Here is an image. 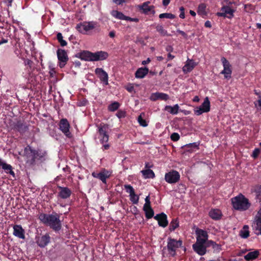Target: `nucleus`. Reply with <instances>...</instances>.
Listing matches in <instances>:
<instances>
[{"label": "nucleus", "mask_w": 261, "mask_h": 261, "mask_svg": "<svg viewBox=\"0 0 261 261\" xmlns=\"http://www.w3.org/2000/svg\"><path fill=\"white\" fill-rule=\"evenodd\" d=\"M39 219L45 225L49 226L55 231H58L61 229L62 224L59 215L57 214H40Z\"/></svg>", "instance_id": "obj_1"}, {"label": "nucleus", "mask_w": 261, "mask_h": 261, "mask_svg": "<svg viewBox=\"0 0 261 261\" xmlns=\"http://www.w3.org/2000/svg\"><path fill=\"white\" fill-rule=\"evenodd\" d=\"M231 203L233 210L240 212L248 210L251 205L249 199L241 193L232 197Z\"/></svg>", "instance_id": "obj_2"}, {"label": "nucleus", "mask_w": 261, "mask_h": 261, "mask_svg": "<svg viewBox=\"0 0 261 261\" xmlns=\"http://www.w3.org/2000/svg\"><path fill=\"white\" fill-rule=\"evenodd\" d=\"M98 28V22L95 21H84L77 24L75 27L77 31L80 33L86 35L91 34L94 30H97L99 32Z\"/></svg>", "instance_id": "obj_3"}, {"label": "nucleus", "mask_w": 261, "mask_h": 261, "mask_svg": "<svg viewBox=\"0 0 261 261\" xmlns=\"http://www.w3.org/2000/svg\"><path fill=\"white\" fill-rule=\"evenodd\" d=\"M109 125L107 124L101 123L97 125V132L100 137V142L102 144V149L108 150L110 148V145L108 143L109 136L108 134Z\"/></svg>", "instance_id": "obj_4"}, {"label": "nucleus", "mask_w": 261, "mask_h": 261, "mask_svg": "<svg viewBox=\"0 0 261 261\" xmlns=\"http://www.w3.org/2000/svg\"><path fill=\"white\" fill-rule=\"evenodd\" d=\"M167 243L166 248L168 254L172 257L175 256L176 254L177 250L182 246V241L181 240H177L171 237H168Z\"/></svg>", "instance_id": "obj_5"}, {"label": "nucleus", "mask_w": 261, "mask_h": 261, "mask_svg": "<svg viewBox=\"0 0 261 261\" xmlns=\"http://www.w3.org/2000/svg\"><path fill=\"white\" fill-rule=\"evenodd\" d=\"M24 156L26 159V163L32 165L35 164V160L38 156V151L28 145L24 149Z\"/></svg>", "instance_id": "obj_6"}, {"label": "nucleus", "mask_w": 261, "mask_h": 261, "mask_svg": "<svg viewBox=\"0 0 261 261\" xmlns=\"http://www.w3.org/2000/svg\"><path fill=\"white\" fill-rule=\"evenodd\" d=\"M210 109V101L208 97H206L201 105L199 107H195L193 110L195 115L199 116L204 113L208 112Z\"/></svg>", "instance_id": "obj_7"}, {"label": "nucleus", "mask_w": 261, "mask_h": 261, "mask_svg": "<svg viewBox=\"0 0 261 261\" xmlns=\"http://www.w3.org/2000/svg\"><path fill=\"white\" fill-rule=\"evenodd\" d=\"M179 179L180 174L179 172L176 170H172L165 173V180L169 184H175L177 182Z\"/></svg>", "instance_id": "obj_8"}, {"label": "nucleus", "mask_w": 261, "mask_h": 261, "mask_svg": "<svg viewBox=\"0 0 261 261\" xmlns=\"http://www.w3.org/2000/svg\"><path fill=\"white\" fill-rule=\"evenodd\" d=\"M112 174V171L102 169L99 172L96 173L93 172L92 173V176L96 178L99 179L102 183L107 184V179L109 178Z\"/></svg>", "instance_id": "obj_9"}, {"label": "nucleus", "mask_w": 261, "mask_h": 261, "mask_svg": "<svg viewBox=\"0 0 261 261\" xmlns=\"http://www.w3.org/2000/svg\"><path fill=\"white\" fill-rule=\"evenodd\" d=\"M11 129L16 130L20 134H24L29 130V125L23 121L18 120L13 123Z\"/></svg>", "instance_id": "obj_10"}, {"label": "nucleus", "mask_w": 261, "mask_h": 261, "mask_svg": "<svg viewBox=\"0 0 261 261\" xmlns=\"http://www.w3.org/2000/svg\"><path fill=\"white\" fill-rule=\"evenodd\" d=\"M59 60V66L61 68H63L68 61L67 53L64 49H58L57 51Z\"/></svg>", "instance_id": "obj_11"}, {"label": "nucleus", "mask_w": 261, "mask_h": 261, "mask_svg": "<svg viewBox=\"0 0 261 261\" xmlns=\"http://www.w3.org/2000/svg\"><path fill=\"white\" fill-rule=\"evenodd\" d=\"M195 233L196 234V242L200 243V244L207 243V242L208 241V236L206 231L196 228Z\"/></svg>", "instance_id": "obj_12"}, {"label": "nucleus", "mask_w": 261, "mask_h": 261, "mask_svg": "<svg viewBox=\"0 0 261 261\" xmlns=\"http://www.w3.org/2000/svg\"><path fill=\"white\" fill-rule=\"evenodd\" d=\"M221 61L223 66V70L220 72L221 74H224L226 79L230 78L232 73L231 65L225 57H222Z\"/></svg>", "instance_id": "obj_13"}, {"label": "nucleus", "mask_w": 261, "mask_h": 261, "mask_svg": "<svg viewBox=\"0 0 261 261\" xmlns=\"http://www.w3.org/2000/svg\"><path fill=\"white\" fill-rule=\"evenodd\" d=\"M60 130L67 137L71 138V134L69 131L70 124L66 118L60 120L59 124Z\"/></svg>", "instance_id": "obj_14"}, {"label": "nucleus", "mask_w": 261, "mask_h": 261, "mask_svg": "<svg viewBox=\"0 0 261 261\" xmlns=\"http://www.w3.org/2000/svg\"><path fill=\"white\" fill-rule=\"evenodd\" d=\"M221 12L217 13L218 16L226 17L229 19H231L234 16L233 14L235 10L228 6H224L221 8Z\"/></svg>", "instance_id": "obj_15"}, {"label": "nucleus", "mask_w": 261, "mask_h": 261, "mask_svg": "<svg viewBox=\"0 0 261 261\" xmlns=\"http://www.w3.org/2000/svg\"><path fill=\"white\" fill-rule=\"evenodd\" d=\"M57 188L59 190V192L57 194L58 198L66 199L69 198L71 195L72 191L69 188L67 187L58 186Z\"/></svg>", "instance_id": "obj_16"}, {"label": "nucleus", "mask_w": 261, "mask_h": 261, "mask_svg": "<svg viewBox=\"0 0 261 261\" xmlns=\"http://www.w3.org/2000/svg\"><path fill=\"white\" fill-rule=\"evenodd\" d=\"M95 73L105 85H108V74L102 68H96L95 69Z\"/></svg>", "instance_id": "obj_17"}, {"label": "nucleus", "mask_w": 261, "mask_h": 261, "mask_svg": "<svg viewBox=\"0 0 261 261\" xmlns=\"http://www.w3.org/2000/svg\"><path fill=\"white\" fill-rule=\"evenodd\" d=\"M50 241V237L48 233L41 236H38L36 238V243L41 248L46 247Z\"/></svg>", "instance_id": "obj_18"}, {"label": "nucleus", "mask_w": 261, "mask_h": 261, "mask_svg": "<svg viewBox=\"0 0 261 261\" xmlns=\"http://www.w3.org/2000/svg\"><path fill=\"white\" fill-rule=\"evenodd\" d=\"M252 230L254 234L261 236V218L256 216L252 225Z\"/></svg>", "instance_id": "obj_19"}, {"label": "nucleus", "mask_w": 261, "mask_h": 261, "mask_svg": "<svg viewBox=\"0 0 261 261\" xmlns=\"http://www.w3.org/2000/svg\"><path fill=\"white\" fill-rule=\"evenodd\" d=\"M154 219L158 221L159 225L163 227H166L168 224L167 216L164 213L157 214Z\"/></svg>", "instance_id": "obj_20"}, {"label": "nucleus", "mask_w": 261, "mask_h": 261, "mask_svg": "<svg viewBox=\"0 0 261 261\" xmlns=\"http://www.w3.org/2000/svg\"><path fill=\"white\" fill-rule=\"evenodd\" d=\"M108 53L105 51L100 50L92 53V62L105 60L108 58Z\"/></svg>", "instance_id": "obj_21"}, {"label": "nucleus", "mask_w": 261, "mask_h": 261, "mask_svg": "<svg viewBox=\"0 0 261 261\" xmlns=\"http://www.w3.org/2000/svg\"><path fill=\"white\" fill-rule=\"evenodd\" d=\"M0 167L4 170L6 173L9 174L13 177L15 176V174L13 170V167L10 164H7L5 161L0 158Z\"/></svg>", "instance_id": "obj_22"}, {"label": "nucleus", "mask_w": 261, "mask_h": 261, "mask_svg": "<svg viewBox=\"0 0 261 261\" xmlns=\"http://www.w3.org/2000/svg\"><path fill=\"white\" fill-rule=\"evenodd\" d=\"M13 234L14 236L21 239H24L25 238L24 230L20 225H14L13 226Z\"/></svg>", "instance_id": "obj_23"}, {"label": "nucleus", "mask_w": 261, "mask_h": 261, "mask_svg": "<svg viewBox=\"0 0 261 261\" xmlns=\"http://www.w3.org/2000/svg\"><path fill=\"white\" fill-rule=\"evenodd\" d=\"M196 65V63L193 60L188 59L186 62L185 65L182 67V71L184 73H189L191 72Z\"/></svg>", "instance_id": "obj_24"}, {"label": "nucleus", "mask_w": 261, "mask_h": 261, "mask_svg": "<svg viewBox=\"0 0 261 261\" xmlns=\"http://www.w3.org/2000/svg\"><path fill=\"white\" fill-rule=\"evenodd\" d=\"M204 244H200V243L196 242L195 244L193 245V249L194 251L199 255H203L206 252V246H204Z\"/></svg>", "instance_id": "obj_25"}, {"label": "nucleus", "mask_w": 261, "mask_h": 261, "mask_svg": "<svg viewBox=\"0 0 261 261\" xmlns=\"http://www.w3.org/2000/svg\"><path fill=\"white\" fill-rule=\"evenodd\" d=\"M76 57L82 60L92 62V53L87 50H84L76 55Z\"/></svg>", "instance_id": "obj_26"}, {"label": "nucleus", "mask_w": 261, "mask_h": 261, "mask_svg": "<svg viewBox=\"0 0 261 261\" xmlns=\"http://www.w3.org/2000/svg\"><path fill=\"white\" fill-rule=\"evenodd\" d=\"M150 99L152 101H155L157 99L167 100L169 99V95L164 93L155 92L151 94Z\"/></svg>", "instance_id": "obj_27"}, {"label": "nucleus", "mask_w": 261, "mask_h": 261, "mask_svg": "<svg viewBox=\"0 0 261 261\" xmlns=\"http://www.w3.org/2000/svg\"><path fill=\"white\" fill-rule=\"evenodd\" d=\"M149 69L147 67L139 68L135 72V77L137 79H143L148 73Z\"/></svg>", "instance_id": "obj_28"}, {"label": "nucleus", "mask_w": 261, "mask_h": 261, "mask_svg": "<svg viewBox=\"0 0 261 261\" xmlns=\"http://www.w3.org/2000/svg\"><path fill=\"white\" fill-rule=\"evenodd\" d=\"M206 247H212L214 253H219L222 250L221 245L217 244L212 240H209L207 242Z\"/></svg>", "instance_id": "obj_29"}, {"label": "nucleus", "mask_w": 261, "mask_h": 261, "mask_svg": "<svg viewBox=\"0 0 261 261\" xmlns=\"http://www.w3.org/2000/svg\"><path fill=\"white\" fill-rule=\"evenodd\" d=\"M179 108L178 105L175 104L173 106H166L164 110L172 115H176L178 113Z\"/></svg>", "instance_id": "obj_30"}, {"label": "nucleus", "mask_w": 261, "mask_h": 261, "mask_svg": "<svg viewBox=\"0 0 261 261\" xmlns=\"http://www.w3.org/2000/svg\"><path fill=\"white\" fill-rule=\"evenodd\" d=\"M209 216L212 219L218 220L221 219L222 213L219 209H213L210 211Z\"/></svg>", "instance_id": "obj_31"}, {"label": "nucleus", "mask_w": 261, "mask_h": 261, "mask_svg": "<svg viewBox=\"0 0 261 261\" xmlns=\"http://www.w3.org/2000/svg\"><path fill=\"white\" fill-rule=\"evenodd\" d=\"M149 2H146L143 3L142 5L138 6L139 8L143 11L144 14H147L150 11L154 8L153 6H149Z\"/></svg>", "instance_id": "obj_32"}, {"label": "nucleus", "mask_w": 261, "mask_h": 261, "mask_svg": "<svg viewBox=\"0 0 261 261\" xmlns=\"http://www.w3.org/2000/svg\"><path fill=\"white\" fill-rule=\"evenodd\" d=\"M259 254V253L258 250H254L253 251L248 252L244 256V258L245 260L248 261L253 260L256 258L258 256Z\"/></svg>", "instance_id": "obj_33"}, {"label": "nucleus", "mask_w": 261, "mask_h": 261, "mask_svg": "<svg viewBox=\"0 0 261 261\" xmlns=\"http://www.w3.org/2000/svg\"><path fill=\"white\" fill-rule=\"evenodd\" d=\"M199 142H193L192 143L187 144L185 145V147L188 148L187 151L190 152H193L196 150L199 149Z\"/></svg>", "instance_id": "obj_34"}, {"label": "nucleus", "mask_w": 261, "mask_h": 261, "mask_svg": "<svg viewBox=\"0 0 261 261\" xmlns=\"http://www.w3.org/2000/svg\"><path fill=\"white\" fill-rule=\"evenodd\" d=\"M141 173L145 179L153 178L155 177V174L151 169L143 170L141 171Z\"/></svg>", "instance_id": "obj_35"}, {"label": "nucleus", "mask_w": 261, "mask_h": 261, "mask_svg": "<svg viewBox=\"0 0 261 261\" xmlns=\"http://www.w3.org/2000/svg\"><path fill=\"white\" fill-rule=\"evenodd\" d=\"M206 5L204 3L200 4L197 8V13L198 15L203 16L207 15L206 12Z\"/></svg>", "instance_id": "obj_36"}, {"label": "nucleus", "mask_w": 261, "mask_h": 261, "mask_svg": "<svg viewBox=\"0 0 261 261\" xmlns=\"http://www.w3.org/2000/svg\"><path fill=\"white\" fill-rule=\"evenodd\" d=\"M143 211L145 213V217L147 219H150L154 215V212L150 205L147 206L146 207L143 206Z\"/></svg>", "instance_id": "obj_37"}, {"label": "nucleus", "mask_w": 261, "mask_h": 261, "mask_svg": "<svg viewBox=\"0 0 261 261\" xmlns=\"http://www.w3.org/2000/svg\"><path fill=\"white\" fill-rule=\"evenodd\" d=\"M240 236L243 239H246L249 236V226L245 225L240 232Z\"/></svg>", "instance_id": "obj_38"}, {"label": "nucleus", "mask_w": 261, "mask_h": 261, "mask_svg": "<svg viewBox=\"0 0 261 261\" xmlns=\"http://www.w3.org/2000/svg\"><path fill=\"white\" fill-rule=\"evenodd\" d=\"M111 15L115 18L120 20H125L126 16H125L122 12L117 10H113Z\"/></svg>", "instance_id": "obj_39"}, {"label": "nucleus", "mask_w": 261, "mask_h": 261, "mask_svg": "<svg viewBox=\"0 0 261 261\" xmlns=\"http://www.w3.org/2000/svg\"><path fill=\"white\" fill-rule=\"evenodd\" d=\"M179 226V222L177 219H173L170 223L169 229L170 231H173Z\"/></svg>", "instance_id": "obj_40"}, {"label": "nucleus", "mask_w": 261, "mask_h": 261, "mask_svg": "<svg viewBox=\"0 0 261 261\" xmlns=\"http://www.w3.org/2000/svg\"><path fill=\"white\" fill-rule=\"evenodd\" d=\"M144 115L145 114L144 113H141V114L138 116L137 120L141 126L143 127H146L148 126V124L147 121L143 118L142 116H144Z\"/></svg>", "instance_id": "obj_41"}, {"label": "nucleus", "mask_w": 261, "mask_h": 261, "mask_svg": "<svg viewBox=\"0 0 261 261\" xmlns=\"http://www.w3.org/2000/svg\"><path fill=\"white\" fill-rule=\"evenodd\" d=\"M120 107V103L117 101H114L108 106V109L110 112L117 110Z\"/></svg>", "instance_id": "obj_42"}, {"label": "nucleus", "mask_w": 261, "mask_h": 261, "mask_svg": "<svg viewBox=\"0 0 261 261\" xmlns=\"http://www.w3.org/2000/svg\"><path fill=\"white\" fill-rule=\"evenodd\" d=\"M129 196V199L130 201L134 204H137L139 202V196L134 193Z\"/></svg>", "instance_id": "obj_43"}, {"label": "nucleus", "mask_w": 261, "mask_h": 261, "mask_svg": "<svg viewBox=\"0 0 261 261\" xmlns=\"http://www.w3.org/2000/svg\"><path fill=\"white\" fill-rule=\"evenodd\" d=\"M156 30L162 36H168L167 30H165L161 25H158L155 27Z\"/></svg>", "instance_id": "obj_44"}, {"label": "nucleus", "mask_w": 261, "mask_h": 261, "mask_svg": "<svg viewBox=\"0 0 261 261\" xmlns=\"http://www.w3.org/2000/svg\"><path fill=\"white\" fill-rule=\"evenodd\" d=\"M175 17V15L169 13H162L159 15L160 18H168V19H174Z\"/></svg>", "instance_id": "obj_45"}, {"label": "nucleus", "mask_w": 261, "mask_h": 261, "mask_svg": "<svg viewBox=\"0 0 261 261\" xmlns=\"http://www.w3.org/2000/svg\"><path fill=\"white\" fill-rule=\"evenodd\" d=\"M124 187L126 192L129 194V195L135 193V190L133 187L130 185H125Z\"/></svg>", "instance_id": "obj_46"}, {"label": "nucleus", "mask_w": 261, "mask_h": 261, "mask_svg": "<svg viewBox=\"0 0 261 261\" xmlns=\"http://www.w3.org/2000/svg\"><path fill=\"white\" fill-rule=\"evenodd\" d=\"M179 135L177 133H173L171 135L170 138L173 141H177L179 139Z\"/></svg>", "instance_id": "obj_47"}, {"label": "nucleus", "mask_w": 261, "mask_h": 261, "mask_svg": "<svg viewBox=\"0 0 261 261\" xmlns=\"http://www.w3.org/2000/svg\"><path fill=\"white\" fill-rule=\"evenodd\" d=\"M116 115L119 119L124 118L125 117V112L122 110H119Z\"/></svg>", "instance_id": "obj_48"}, {"label": "nucleus", "mask_w": 261, "mask_h": 261, "mask_svg": "<svg viewBox=\"0 0 261 261\" xmlns=\"http://www.w3.org/2000/svg\"><path fill=\"white\" fill-rule=\"evenodd\" d=\"M259 152H260V150L259 148H255L254 149V150L253 151L251 156L254 159H256L258 156Z\"/></svg>", "instance_id": "obj_49"}, {"label": "nucleus", "mask_w": 261, "mask_h": 261, "mask_svg": "<svg viewBox=\"0 0 261 261\" xmlns=\"http://www.w3.org/2000/svg\"><path fill=\"white\" fill-rule=\"evenodd\" d=\"M179 11L180 12L179 16V17L181 19H184L185 18V8L183 7H180L179 8Z\"/></svg>", "instance_id": "obj_50"}, {"label": "nucleus", "mask_w": 261, "mask_h": 261, "mask_svg": "<svg viewBox=\"0 0 261 261\" xmlns=\"http://www.w3.org/2000/svg\"><path fill=\"white\" fill-rule=\"evenodd\" d=\"M255 108L257 110H261V99L260 98L254 102Z\"/></svg>", "instance_id": "obj_51"}, {"label": "nucleus", "mask_w": 261, "mask_h": 261, "mask_svg": "<svg viewBox=\"0 0 261 261\" xmlns=\"http://www.w3.org/2000/svg\"><path fill=\"white\" fill-rule=\"evenodd\" d=\"M24 65L27 67V68H31L32 64V61L31 60L27 59L24 61Z\"/></svg>", "instance_id": "obj_52"}, {"label": "nucleus", "mask_w": 261, "mask_h": 261, "mask_svg": "<svg viewBox=\"0 0 261 261\" xmlns=\"http://www.w3.org/2000/svg\"><path fill=\"white\" fill-rule=\"evenodd\" d=\"M145 203L144 204L143 206H145V207H146L147 206L150 205L149 195H148L146 197V198H145Z\"/></svg>", "instance_id": "obj_53"}, {"label": "nucleus", "mask_w": 261, "mask_h": 261, "mask_svg": "<svg viewBox=\"0 0 261 261\" xmlns=\"http://www.w3.org/2000/svg\"><path fill=\"white\" fill-rule=\"evenodd\" d=\"M112 2L117 5H121L126 3V0H112Z\"/></svg>", "instance_id": "obj_54"}, {"label": "nucleus", "mask_w": 261, "mask_h": 261, "mask_svg": "<svg viewBox=\"0 0 261 261\" xmlns=\"http://www.w3.org/2000/svg\"><path fill=\"white\" fill-rule=\"evenodd\" d=\"M254 191L257 194V195H260L261 193V185H257L255 186Z\"/></svg>", "instance_id": "obj_55"}, {"label": "nucleus", "mask_w": 261, "mask_h": 261, "mask_svg": "<svg viewBox=\"0 0 261 261\" xmlns=\"http://www.w3.org/2000/svg\"><path fill=\"white\" fill-rule=\"evenodd\" d=\"M49 73L51 77H54L56 73V71L54 68L51 67L49 66Z\"/></svg>", "instance_id": "obj_56"}, {"label": "nucleus", "mask_w": 261, "mask_h": 261, "mask_svg": "<svg viewBox=\"0 0 261 261\" xmlns=\"http://www.w3.org/2000/svg\"><path fill=\"white\" fill-rule=\"evenodd\" d=\"M125 20L134 21V22H138L139 19L137 18H132V17H128V16H126Z\"/></svg>", "instance_id": "obj_57"}, {"label": "nucleus", "mask_w": 261, "mask_h": 261, "mask_svg": "<svg viewBox=\"0 0 261 261\" xmlns=\"http://www.w3.org/2000/svg\"><path fill=\"white\" fill-rule=\"evenodd\" d=\"M177 32L179 34H181L185 39L188 38V36H187V34L183 31H181L180 30H177Z\"/></svg>", "instance_id": "obj_58"}, {"label": "nucleus", "mask_w": 261, "mask_h": 261, "mask_svg": "<svg viewBox=\"0 0 261 261\" xmlns=\"http://www.w3.org/2000/svg\"><path fill=\"white\" fill-rule=\"evenodd\" d=\"M153 167V165L151 163L146 162L145 164V167L146 169H150Z\"/></svg>", "instance_id": "obj_59"}, {"label": "nucleus", "mask_w": 261, "mask_h": 261, "mask_svg": "<svg viewBox=\"0 0 261 261\" xmlns=\"http://www.w3.org/2000/svg\"><path fill=\"white\" fill-rule=\"evenodd\" d=\"M8 41V38H0V45L4 43H7Z\"/></svg>", "instance_id": "obj_60"}, {"label": "nucleus", "mask_w": 261, "mask_h": 261, "mask_svg": "<svg viewBox=\"0 0 261 261\" xmlns=\"http://www.w3.org/2000/svg\"><path fill=\"white\" fill-rule=\"evenodd\" d=\"M173 48L172 46L171 45H168L166 47V50L167 51L169 52V53H171L173 51Z\"/></svg>", "instance_id": "obj_61"}, {"label": "nucleus", "mask_w": 261, "mask_h": 261, "mask_svg": "<svg viewBox=\"0 0 261 261\" xmlns=\"http://www.w3.org/2000/svg\"><path fill=\"white\" fill-rule=\"evenodd\" d=\"M204 26L206 27V28H211L212 27V24H211V22L209 20H207L204 23Z\"/></svg>", "instance_id": "obj_62"}, {"label": "nucleus", "mask_w": 261, "mask_h": 261, "mask_svg": "<svg viewBox=\"0 0 261 261\" xmlns=\"http://www.w3.org/2000/svg\"><path fill=\"white\" fill-rule=\"evenodd\" d=\"M57 38L58 40V41L62 40L63 39L62 34L61 33H58L57 35Z\"/></svg>", "instance_id": "obj_63"}, {"label": "nucleus", "mask_w": 261, "mask_h": 261, "mask_svg": "<svg viewBox=\"0 0 261 261\" xmlns=\"http://www.w3.org/2000/svg\"><path fill=\"white\" fill-rule=\"evenodd\" d=\"M59 42L60 43L61 46H65L67 44V42L63 39L62 40L59 41Z\"/></svg>", "instance_id": "obj_64"}]
</instances>
